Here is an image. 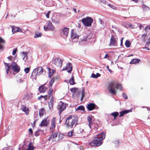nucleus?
<instances>
[{"mask_svg": "<svg viewBox=\"0 0 150 150\" xmlns=\"http://www.w3.org/2000/svg\"><path fill=\"white\" fill-rule=\"evenodd\" d=\"M122 86L115 81H110L108 83V89L109 92L113 95L116 94L117 90L122 89Z\"/></svg>", "mask_w": 150, "mask_h": 150, "instance_id": "1", "label": "nucleus"}, {"mask_svg": "<svg viewBox=\"0 0 150 150\" xmlns=\"http://www.w3.org/2000/svg\"><path fill=\"white\" fill-rule=\"evenodd\" d=\"M105 135L104 133H100L96 136L93 141L91 142L89 144L94 146H98L101 145L103 142V140L105 137Z\"/></svg>", "mask_w": 150, "mask_h": 150, "instance_id": "2", "label": "nucleus"}, {"mask_svg": "<svg viewBox=\"0 0 150 150\" xmlns=\"http://www.w3.org/2000/svg\"><path fill=\"white\" fill-rule=\"evenodd\" d=\"M78 119L77 116H69L65 122L66 127L69 128H72L74 126H75L77 124Z\"/></svg>", "mask_w": 150, "mask_h": 150, "instance_id": "3", "label": "nucleus"}, {"mask_svg": "<svg viewBox=\"0 0 150 150\" xmlns=\"http://www.w3.org/2000/svg\"><path fill=\"white\" fill-rule=\"evenodd\" d=\"M81 21L85 26L91 27L93 22V20L90 17H87L82 19Z\"/></svg>", "mask_w": 150, "mask_h": 150, "instance_id": "4", "label": "nucleus"}, {"mask_svg": "<svg viewBox=\"0 0 150 150\" xmlns=\"http://www.w3.org/2000/svg\"><path fill=\"white\" fill-rule=\"evenodd\" d=\"M10 67L13 71L17 73L18 72L20 71V67L18 66L17 64L15 62H13L11 64Z\"/></svg>", "mask_w": 150, "mask_h": 150, "instance_id": "5", "label": "nucleus"}, {"mask_svg": "<svg viewBox=\"0 0 150 150\" xmlns=\"http://www.w3.org/2000/svg\"><path fill=\"white\" fill-rule=\"evenodd\" d=\"M72 70V67L70 63H68L65 67H64L62 69V71L67 70V71L69 73H70Z\"/></svg>", "mask_w": 150, "mask_h": 150, "instance_id": "6", "label": "nucleus"}, {"mask_svg": "<svg viewBox=\"0 0 150 150\" xmlns=\"http://www.w3.org/2000/svg\"><path fill=\"white\" fill-rule=\"evenodd\" d=\"M44 28L46 30H52L54 27L52 26V23L50 21H48L46 26H44Z\"/></svg>", "mask_w": 150, "mask_h": 150, "instance_id": "7", "label": "nucleus"}, {"mask_svg": "<svg viewBox=\"0 0 150 150\" xmlns=\"http://www.w3.org/2000/svg\"><path fill=\"white\" fill-rule=\"evenodd\" d=\"M56 126V117L53 118L51 122V125L50 129L52 132H53L55 129Z\"/></svg>", "mask_w": 150, "mask_h": 150, "instance_id": "8", "label": "nucleus"}, {"mask_svg": "<svg viewBox=\"0 0 150 150\" xmlns=\"http://www.w3.org/2000/svg\"><path fill=\"white\" fill-rule=\"evenodd\" d=\"M59 114L62 112L64 110V109L66 108V106L64 105V103L62 102L61 101H60L59 104Z\"/></svg>", "mask_w": 150, "mask_h": 150, "instance_id": "9", "label": "nucleus"}, {"mask_svg": "<svg viewBox=\"0 0 150 150\" xmlns=\"http://www.w3.org/2000/svg\"><path fill=\"white\" fill-rule=\"evenodd\" d=\"M110 45V46L112 45L115 47L117 46L116 40L113 35H112L111 38Z\"/></svg>", "mask_w": 150, "mask_h": 150, "instance_id": "10", "label": "nucleus"}, {"mask_svg": "<svg viewBox=\"0 0 150 150\" xmlns=\"http://www.w3.org/2000/svg\"><path fill=\"white\" fill-rule=\"evenodd\" d=\"M21 110L24 112L26 115H28L29 114V109L27 107L24 105H22L21 107Z\"/></svg>", "mask_w": 150, "mask_h": 150, "instance_id": "11", "label": "nucleus"}, {"mask_svg": "<svg viewBox=\"0 0 150 150\" xmlns=\"http://www.w3.org/2000/svg\"><path fill=\"white\" fill-rule=\"evenodd\" d=\"M45 86V84H43L39 87L38 88V91L40 93H44L46 91L47 88Z\"/></svg>", "mask_w": 150, "mask_h": 150, "instance_id": "12", "label": "nucleus"}, {"mask_svg": "<svg viewBox=\"0 0 150 150\" xmlns=\"http://www.w3.org/2000/svg\"><path fill=\"white\" fill-rule=\"evenodd\" d=\"M34 69L36 70V72L37 74L40 75L43 73L44 71V69L42 67H38Z\"/></svg>", "mask_w": 150, "mask_h": 150, "instance_id": "13", "label": "nucleus"}, {"mask_svg": "<svg viewBox=\"0 0 150 150\" xmlns=\"http://www.w3.org/2000/svg\"><path fill=\"white\" fill-rule=\"evenodd\" d=\"M6 43L5 41L2 37H0V50L4 48V45Z\"/></svg>", "mask_w": 150, "mask_h": 150, "instance_id": "14", "label": "nucleus"}, {"mask_svg": "<svg viewBox=\"0 0 150 150\" xmlns=\"http://www.w3.org/2000/svg\"><path fill=\"white\" fill-rule=\"evenodd\" d=\"M96 105L93 103H90L87 104V108L90 110L91 111L93 110L96 107Z\"/></svg>", "mask_w": 150, "mask_h": 150, "instance_id": "15", "label": "nucleus"}, {"mask_svg": "<svg viewBox=\"0 0 150 150\" xmlns=\"http://www.w3.org/2000/svg\"><path fill=\"white\" fill-rule=\"evenodd\" d=\"M47 69L48 71V77L49 78H50L54 73L55 71L53 69H51L50 68L48 67L47 68Z\"/></svg>", "mask_w": 150, "mask_h": 150, "instance_id": "16", "label": "nucleus"}, {"mask_svg": "<svg viewBox=\"0 0 150 150\" xmlns=\"http://www.w3.org/2000/svg\"><path fill=\"white\" fill-rule=\"evenodd\" d=\"M37 74L36 72V70L34 69L30 76V78L33 81L35 80H36Z\"/></svg>", "mask_w": 150, "mask_h": 150, "instance_id": "17", "label": "nucleus"}, {"mask_svg": "<svg viewBox=\"0 0 150 150\" xmlns=\"http://www.w3.org/2000/svg\"><path fill=\"white\" fill-rule=\"evenodd\" d=\"M32 95L33 94L32 93L30 92L27 93L24 96V98L26 100H28L32 98Z\"/></svg>", "mask_w": 150, "mask_h": 150, "instance_id": "18", "label": "nucleus"}, {"mask_svg": "<svg viewBox=\"0 0 150 150\" xmlns=\"http://www.w3.org/2000/svg\"><path fill=\"white\" fill-rule=\"evenodd\" d=\"M47 125V120L46 118L42 120L40 124L39 125V126L42 127L43 126H46Z\"/></svg>", "mask_w": 150, "mask_h": 150, "instance_id": "19", "label": "nucleus"}, {"mask_svg": "<svg viewBox=\"0 0 150 150\" xmlns=\"http://www.w3.org/2000/svg\"><path fill=\"white\" fill-rule=\"evenodd\" d=\"M56 134L55 133H53L51 135V136L49 138L48 140L49 141H52V142L56 140Z\"/></svg>", "mask_w": 150, "mask_h": 150, "instance_id": "20", "label": "nucleus"}, {"mask_svg": "<svg viewBox=\"0 0 150 150\" xmlns=\"http://www.w3.org/2000/svg\"><path fill=\"white\" fill-rule=\"evenodd\" d=\"M69 29L67 28H64L62 29L63 34L66 37H67Z\"/></svg>", "mask_w": 150, "mask_h": 150, "instance_id": "21", "label": "nucleus"}, {"mask_svg": "<svg viewBox=\"0 0 150 150\" xmlns=\"http://www.w3.org/2000/svg\"><path fill=\"white\" fill-rule=\"evenodd\" d=\"M63 61V60L57 58V65L58 67L60 68L62 66V63Z\"/></svg>", "mask_w": 150, "mask_h": 150, "instance_id": "22", "label": "nucleus"}, {"mask_svg": "<svg viewBox=\"0 0 150 150\" xmlns=\"http://www.w3.org/2000/svg\"><path fill=\"white\" fill-rule=\"evenodd\" d=\"M87 119L89 123V127L90 128H91V125H93L92 121V118L90 116H88L87 117Z\"/></svg>", "mask_w": 150, "mask_h": 150, "instance_id": "23", "label": "nucleus"}, {"mask_svg": "<svg viewBox=\"0 0 150 150\" xmlns=\"http://www.w3.org/2000/svg\"><path fill=\"white\" fill-rule=\"evenodd\" d=\"M140 61V60L139 59H134L132 60L130 62V64H137Z\"/></svg>", "mask_w": 150, "mask_h": 150, "instance_id": "24", "label": "nucleus"}, {"mask_svg": "<svg viewBox=\"0 0 150 150\" xmlns=\"http://www.w3.org/2000/svg\"><path fill=\"white\" fill-rule=\"evenodd\" d=\"M45 113V111L44 108H42L39 111V115L40 117L42 116Z\"/></svg>", "mask_w": 150, "mask_h": 150, "instance_id": "25", "label": "nucleus"}, {"mask_svg": "<svg viewBox=\"0 0 150 150\" xmlns=\"http://www.w3.org/2000/svg\"><path fill=\"white\" fill-rule=\"evenodd\" d=\"M130 112V110H124L122 112H120V117H122L125 114L127 113Z\"/></svg>", "mask_w": 150, "mask_h": 150, "instance_id": "26", "label": "nucleus"}, {"mask_svg": "<svg viewBox=\"0 0 150 150\" xmlns=\"http://www.w3.org/2000/svg\"><path fill=\"white\" fill-rule=\"evenodd\" d=\"M53 105V96H52L51 99L49 103V107L50 109L51 108H52Z\"/></svg>", "mask_w": 150, "mask_h": 150, "instance_id": "27", "label": "nucleus"}, {"mask_svg": "<svg viewBox=\"0 0 150 150\" xmlns=\"http://www.w3.org/2000/svg\"><path fill=\"white\" fill-rule=\"evenodd\" d=\"M76 110H80L81 111L85 112L84 107L83 105H80L76 109Z\"/></svg>", "mask_w": 150, "mask_h": 150, "instance_id": "28", "label": "nucleus"}, {"mask_svg": "<svg viewBox=\"0 0 150 150\" xmlns=\"http://www.w3.org/2000/svg\"><path fill=\"white\" fill-rule=\"evenodd\" d=\"M34 147L33 145L31 142H30L28 145V148L27 149L28 150H33L34 149Z\"/></svg>", "mask_w": 150, "mask_h": 150, "instance_id": "29", "label": "nucleus"}, {"mask_svg": "<svg viewBox=\"0 0 150 150\" xmlns=\"http://www.w3.org/2000/svg\"><path fill=\"white\" fill-rule=\"evenodd\" d=\"M100 74L98 73H97L96 74H94V73L92 74L91 77H92L93 78H97L98 77H100Z\"/></svg>", "mask_w": 150, "mask_h": 150, "instance_id": "30", "label": "nucleus"}, {"mask_svg": "<svg viewBox=\"0 0 150 150\" xmlns=\"http://www.w3.org/2000/svg\"><path fill=\"white\" fill-rule=\"evenodd\" d=\"M74 77L72 75L71 78L69 80V83L70 85H73L75 84Z\"/></svg>", "mask_w": 150, "mask_h": 150, "instance_id": "31", "label": "nucleus"}, {"mask_svg": "<svg viewBox=\"0 0 150 150\" xmlns=\"http://www.w3.org/2000/svg\"><path fill=\"white\" fill-rule=\"evenodd\" d=\"M125 46L127 48L129 47L131 43L130 41L128 40H127L125 43Z\"/></svg>", "mask_w": 150, "mask_h": 150, "instance_id": "32", "label": "nucleus"}, {"mask_svg": "<svg viewBox=\"0 0 150 150\" xmlns=\"http://www.w3.org/2000/svg\"><path fill=\"white\" fill-rule=\"evenodd\" d=\"M42 97H44V99L45 100H47V95L45 96H40L38 98V100H41V98Z\"/></svg>", "mask_w": 150, "mask_h": 150, "instance_id": "33", "label": "nucleus"}, {"mask_svg": "<svg viewBox=\"0 0 150 150\" xmlns=\"http://www.w3.org/2000/svg\"><path fill=\"white\" fill-rule=\"evenodd\" d=\"M42 97H44V99L45 100H47V95L45 96H40L38 98V100H41V98Z\"/></svg>", "mask_w": 150, "mask_h": 150, "instance_id": "34", "label": "nucleus"}, {"mask_svg": "<svg viewBox=\"0 0 150 150\" xmlns=\"http://www.w3.org/2000/svg\"><path fill=\"white\" fill-rule=\"evenodd\" d=\"M82 95H81V101H82L83 100L85 96V95H84V92H85V91H84V88H83L82 89Z\"/></svg>", "mask_w": 150, "mask_h": 150, "instance_id": "35", "label": "nucleus"}, {"mask_svg": "<svg viewBox=\"0 0 150 150\" xmlns=\"http://www.w3.org/2000/svg\"><path fill=\"white\" fill-rule=\"evenodd\" d=\"M43 132V131L41 129H38V130L36 131L35 133V135L36 136H38L40 135V132Z\"/></svg>", "mask_w": 150, "mask_h": 150, "instance_id": "36", "label": "nucleus"}, {"mask_svg": "<svg viewBox=\"0 0 150 150\" xmlns=\"http://www.w3.org/2000/svg\"><path fill=\"white\" fill-rule=\"evenodd\" d=\"M55 79L54 78H53L52 79H51V80L50 81V86H50V87H52V84H53V83H54V82L55 81Z\"/></svg>", "mask_w": 150, "mask_h": 150, "instance_id": "37", "label": "nucleus"}, {"mask_svg": "<svg viewBox=\"0 0 150 150\" xmlns=\"http://www.w3.org/2000/svg\"><path fill=\"white\" fill-rule=\"evenodd\" d=\"M42 35V33H35V35L34 36L35 38H37L39 37H41Z\"/></svg>", "mask_w": 150, "mask_h": 150, "instance_id": "38", "label": "nucleus"}, {"mask_svg": "<svg viewBox=\"0 0 150 150\" xmlns=\"http://www.w3.org/2000/svg\"><path fill=\"white\" fill-rule=\"evenodd\" d=\"M119 114L117 112H115L112 113V115L114 117V119H116V117Z\"/></svg>", "mask_w": 150, "mask_h": 150, "instance_id": "39", "label": "nucleus"}, {"mask_svg": "<svg viewBox=\"0 0 150 150\" xmlns=\"http://www.w3.org/2000/svg\"><path fill=\"white\" fill-rule=\"evenodd\" d=\"M53 90L52 89H50L49 92H48V95L49 96V98H51H51H52V93L53 92Z\"/></svg>", "mask_w": 150, "mask_h": 150, "instance_id": "40", "label": "nucleus"}, {"mask_svg": "<svg viewBox=\"0 0 150 150\" xmlns=\"http://www.w3.org/2000/svg\"><path fill=\"white\" fill-rule=\"evenodd\" d=\"M147 34V33H144V34L142 35V39L145 42L146 41L145 38Z\"/></svg>", "mask_w": 150, "mask_h": 150, "instance_id": "41", "label": "nucleus"}, {"mask_svg": "<svg viewBox=\"0 0 150 150\" xmlns=\"http://www.w3.org/2000/svg\"><path fill=\"white\" fill-rule=\"evenodd\" d=\"M145 30L146 33L149 32L150 30V26H148L146 27L145 29Z\"/></svg>", "mask_w": 150, "mask_h": 150, "instance_id": "42", "label": "nucleus"}, {"mask_svg": "<svg viewBox=\"0 0 150 150\" xmlns=\"http://www.w3.org/2000/svg\"><path fill=\"white\" fill-rule=\"evenodd\" d=\"M64 135L62 134H60L58 136V140H60L63 138L64 137Z\"/></svg>", "mask_w": 150, "mask_h": 150, "instance_id": "43", "label": "nucleus"}, {"mask_svg": "<svg viewBox=\"0 0 150 150\" xmlns=\"http://www.w3.org/2000/svg\"><path fill=\"white\" fill-rule=\"evenodd\" d=\"M17 27H12V31L13 33L17 32Z\"/></svg>", "mask_w": 150, "mask_h": 150, "instance_id": "44", "label": "nucleus"}, {"mask_svg": "<svg viewBox=\"0 0 150 150\" xmlns=\"http://www.w3.org/2000/svg\"><path fill=\"white\" fill-rule=\"evenodd\" d=\"M93 125H91V129H95V130H97V124H93Z\"/></svg>", "mask_w": 150, "mask_h": 150, "instance_id": "45", "label": "nucleus"}, {"mask_svg": "<svg viewBox=\"0 0 150 150\" xmlns=\"http://www.w3.org/2000/svg\"><path fill=\"white\" fill-rule=\"evenodd\" d=\"M142 7L143 10H148L149 9V7L145 6L144 4L142 5Z\"/></svg>", "mask_w": 150, "mask_h": 150, "instance_id": "46", "label": "nucleus"}, {"mask_svg": "<svg viewBox=\"0 0 150 150\" xmlns=\"http://www.w3.org/2000/svg\"><path fill=\"white\" fill-rule=\"evenodd\" d=\"M30 69L29 68H26L24 69V71L26 74L28 73L30 71Z\"/></svg>", "mask_w": 150, "mask_h": 150, "instance_id": "47", "label": "nucleus"}, {"mask_svg": "<svg viewBox=\"0 0 150 150\" xmlns=\"http://www.w3.org/2000/svg\"><path fill=\"white\" fill-rule=\"evenodd\" d=\"M70 90L71 92H72L73 93H75L76 92V91L77 90V88H71Z\"/></svg>", "mask_w": 150, "mask_h": 150, "instance_id": "48", "label": "nucleus"}, {"mask_svg": "<svg viewBox=\"0 0 150 150\" xmlns=\"http://www.w3.org/2000/svg\"><path fill=\"white\" fill-rule=\"evenodd\" d=\"M74 133L73 131H71L70 132H69L68 133V135L69 137H71L73 136V134Z\"/></svg>", "mask_w": 150, "mask_h": 150, "instance_id": "49", "label": "nucleus"}, {"mask_svg": "<svg viewBox=\"0 0 150 150\" xmlns=\"http://www.w3.org/2000/svg\"><path fill=\"white\" fill-rule=\"evenodd\" d=\"M10 66L7 65V68H6V72L7 74L8 73V72L10 70Z\"/></svg>", "mask_w": 150, "mask_h": 150, "instance_id": "50", "label": "nucleus"}, {"mask_svg": "<svg viewBox=\"0 0 150 150\" xmlns=\"http://www.w3.org/2000/svg\"><path fill=\"white\" fill-rule=\"evenodd\" d=\"M78 37V36L77 35L73 34L71 35V37L72 38L74 39L77 38Z\"/></svg>", "mask_w": 150, "mask_h": 150, "instance_id": "51", "label": "nucleus"}, {"mask_svg": "<svg viewBox=\"0 0 150 150\" xmlns=\"http://www.w3.org/2000/svg\"><path fill=\"white\" fill-rule=\"evenodd\" d=\"M122 96L123 97L126 99H127V95L125 93H122Z\"/></svg>", "mask_w": 150, "mask_h": 150, "instance_id": "52", "label": "nucleus"}, {"mask_svg": "<svg viewBox=\"0 0 150 150\" xmlns=\"http://www.w3.org/2000/svg\"><path fill=\"white\" fill-rule=\"evenodd\" d=\"M17 51V49H14L13 50V51L12 54L13 55H15L16 54Z\"/></svg>", "mask_w": 150, "mask_h": 150, "instance_id": "53", "label": "nucleus"}, {"mask_svg": "<svg viewBox=\"0 0 150 150\" xmlns=\"http://www.w3.org/2000/svg\"><path fill=\"white\" fill-rule=\"evenodd\" d=\"M99 23L101 25H104V22L101 19H99Z\"/></svg>", "mask_w": 150, "mask_h": 150, "instance_id": "54", "label": "nucleus"}, {"mask_svg": "<svg viewBox=\"0 0 150 150\" xmlns=\"http://www.w3.org/2000/svg\"><path fill=\"white\" fill-rule=\"evenodd\" d=\"M50 12V11H49L46 14V17L47 18H49V14Z\"/></svg>", "mask_w": 150, "mask_h": 150, "instance_id": "55", "label": "nucleus"}, {"mask_svg": "<svg viewBox=\"0 0 150 150\" xmlns=\"http://www.w3.org/2000/svg\"><path fill=\"white\" fill-rule=\"evenodd\" d=\"M124 39V38L122 37L121 39V40H120V46H122L123 41V40Z\"/></svg>", "mask_w": 150, "mask_h": 150, "instance_id": "56", "label": "nucleus"}, {"mask_svg": "<svg viewBox=\"0 0 150 150\" xmlns=\"http://www.w3.org/2000/svg\"><path fill=\"white\" fill-rule=\"evenodd\" d=\"M126 28H128L131 26V25L130 24H126L125 25Z\"/></svg>", "mask_w": 150, "mask_h": 150, "instance_id": "57", "label": "nucleus"}, {"mask_svg": "<svg viewBox=\"0 0 150 150\" xmlns=\"http://www.w3.org/2000/svg\"><path fill=\"white\" fill-rule=\"evenodd\" d=\"M17 32H22V30L19 27H17Z\"/></svg>", "mask_w": 150, "mask_h": 150, "instance_id": "58", "label": "nucleus"}, {"mask_svg": "<svg viewBox=\"0 0 150 150\" xmlns=\"http://www.w3.org/2000/svg\"><path fill=\"white\" fill-rule=\"evenodd\" d=\"M83 132V129L81 128H80L79 129V131L78 132H80L81 133H82Z\"/></svg>", "mask_w": 150, "mask_h": 150, "instance_id": "59", "label": "nucleus"}, {"mask_svg": "<svg viewBox=\"0 0 150 150\" xmlns=\"http://www.w3.org/2000/svg\"><path fill=\"white\" fill-rule=\"evenodd\" d=\"M106 68L107 69H108V71L110 72V73H112V70L110 69H109V67L108 66H107V67H106Z\"/></svg>", "mask_w": 150, "mask_h": 150, "instance_id": "60", "label": "nucleus"}, {"mask_svg": "<svg viewBox=\"0 0 150 150\" xmlns=\"http://www.w3.org/2000/svg\"><path fill=\"white\" fill-rule=\"evenodd\" d=\"M29 132H30V133L31 134H33V131L32 129L31 128H30L29 129Z\"/></svg>", "mask_w": 150, "mask_h": 150, "instance_id": "61", "label": "nucleus"}, {"mask_svg": "<svg viewBox=\"0 0 150 150\" xmlns=\"http://www.w3.org/2000/svg\"><path fill=\"white\" fill-rule=\"evenodd\" d=\"M109 57V56L108 54H106L104 56V58L106 59Z\"/></svg>", "mask_w": 150, "mask_h": 150, "instance_id": "62", "label": "nucleus"}, {"mask_svg": "<svg viewBox=\"0 0 150 150\" xmlns=\"http://www.w3.org/2000/svg\"><path fill=\"white\" fill-rule=\"evenodd\" d=\"M8 58L10 60H11L12 58V56H10L8 57Z\"/></svg>", "mask_w": 150, "mask_h": 150, "instance_id": "63", "label": "nucleus"}, {"mask_svg": "<svg viewBox=\"0 0 150 150\" xmlns=\"http://www.w3.org/2000/svg\"><path fill=\"white\" fill-rule=\"evenodd\" d=\"M143 49L146 50H149V48L146 47H143Z\"/></svg>", "mask_w": 150, "mask_h": 150, "instance_id": "64", "label": "nucleus"}]
</instances>
